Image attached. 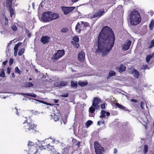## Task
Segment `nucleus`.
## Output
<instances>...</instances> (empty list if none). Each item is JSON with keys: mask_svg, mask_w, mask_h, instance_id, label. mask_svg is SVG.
Wrapping results in <instances>:
<instances>
[{"mask_svg": "<svg viewBox=\"0 0 154 154\" xmlns=\"http://www.w3.org/2000/svg\"><path fill=\"white\" fill-rule=\"evenodd\" d=\"M73 42H78L79 41V38L77 36H75L73 38Z\"/></svg>", "mask_w": 154, "mask_h": 154, "instance_id": "obj_41", "label": "nucleus"}, {"mask_svg": "<svg viewBox=\"0 0 154 154\" xmlns=\"http://www.w3.org/2000/svg\"><path fill=\"white\" fill-rule=\"evenodd\" d=\"M40 112L38 111H35L33 113V114L35 115H38L39 114Z\"/></svg>", "mask_w": 154, "mask_h": 154, "instance_id": "obj_51", "label": "nucleus"}, {"mask_svg": "<svg viewBox=\"0 0 154 154\" xmlns=\"http://www.w3.org/2000/svg\"><path fill=\"white\" fill-rule=\"evenodd\" d=\"M101 102V100L99 98L95 97L94 98L92 106L89 108V111L91 113H94L95 108L97 109L99 107L98 104Z\"/></svg>", "mask_w": 154, "mask_h": 154, "instance_id": "obj_5", "label": "nucleus"}, {"mask_svg": "<svg viewBox=\"0 0 154 154\" xmlns=\"http://www.w3.org/2000/svg\"><path fill=\"white\" fill-rule=\"evenodd\" d=\"M54 101L55 103H57L59 102V101L58 100H54Z\"/></svg>", "mask_w": 154, "mask_h": 154, "instance_id": "obj_57", "label": "nucleus"}, {"mask_svg": "<svg viewBox=\"0 0 154 154\" xmlns=\"http://www.w3.org/2000/svg\"><path fill=\"white\" fill-rule=\"evenodd\" d=\"M13 0H6V3L7 6L11 5Z\"/></svg>", "mask_w": 154, "mask_h": 154, "instance_id": "obj_43", "label": "nucleus"}, {"mask_svg": "<svg viewBox=\"0 0 154 154\" xmlns=\"http://www.w3.org/2000/svg\"><path fill=\"white\" fill-rule=\"evenodd\" d=\"M23 124L24 125V129L26 132H28L31 130H33L35 128V125L32 124V123H27L25 122H24Z\"/></svg>", "mask_w": 154, "mask_h": 154, "instance_id": "obj_8", "label": "nucleus"}, {"mask_svg": "<svg viewBox=\"0 0 154 154\" xmlns=\"http://www.w3.org/2000/svg\"><path fill=\"white\" fill-rule=\"evenodd\" d=\"M141 20L140 15L137 11L133 10L131 11L130 16V21L131 25L138 24L140 23Z\"/></svg>", "mask_w": 154, "mask_h": 154, "instance_id": "obj_2", "label": "nucleus"}, {"mask_svg": "<svg viewBox=\"0 0 154 154\" xmlns=\"http://www.w3.org/2000/svg\"><path fill=\"white\" fill-rule=\"evenodd\" d=\"M11 5L8 6L9 8V10L10 13V16L11 17H12V16L14 14V9L12 8L11 7Z\"/></svg>", "mask_w": 154, "mask_h": 154, "instance_id": "obj_21", "label": "nucleus"}, {"mask_svg": "<svg viewBox=\"0 0 154 154\" xmlns=\"http://www.w3.org/2000/svg\"><path fill=\"white\" fill-rule=\"evenodd\" d=\"M34 100H36V101H38L39 102H40V103H41L45 104H47V105H51V104L48 103L46 102H43L42 101H41V100H36V99H34Z\"/></svg>", "mask_w": 154, "mask_h": 154, "instance_id": "obj_47", "label": "nucleus"}, {"mask_svg": "<svg viewBox=\"0 0 154 154\" xmlns=\"http://www.w3.org/2000/svg\"><path fill=\"white\" fill-rule=\"evenodd\" d=\"M12 76L13 78H14L15 77L14 74V73H12Z\"/></svg>", "mask_w": 154, "mask_h": 154, "instance_id": "obj_61", "label": "nucleus"}, {"mask_svg": "<svg viewBox=\"0 0 154 154\" xmlns=\"http://www.w3.org/2000/svg\"><path fill=\"white\" fill-rule=\"evenodd\" d=\"M96 51L102 53L103 56L107 55L112 47L115 41L114 34L107 26L103 27L98 36Z\"/></svg>", "mask_w": 154, "mask_h": 154, "instance_id": "obj_1", "label": "nucleus"}, {"mask_svg": "<svg viewBox=\"0 0 154 154\" xmlns=\"http://www.w3.org/2000/svg\"><path fill=\"white\" fill-rule=\"evenodd\" d=\"M68 31V29L66 28H63L61 29V32L63 33L66 32H67Z\"/></svg>", "mask_w": 154, "mask_h": 154, "instance_id": "obj_44", "label": "nucleus"}, {"mask_svg": "<svg viewBox=\"0 0 154 154\" xmlns=\"http://www.w3.org/2000/svg\"><path fill=\"white\" fill-rule=\"evenodd\" d=\"M106 115L107 116H109L110 115V113L109 112H106Z\"/></svg>", "mask_w": 154, "mask_h": 154, "instance_id": "obj_60", "label": "nucleus"}, {"mask_svg": "<svg viewBox=\"0 0 154 154\" xmlns=\"http://www.w3.org/2000/svg\"><path fill=\"white\" fill-rule=\"evenodd\" d=\"M85 54L84 51H80L79 54L78 59L80 62H82L84 61L85 59Z\"/></svg>", "mask_w": 154, "mask_h": 154, "instance_id": "obj_15", "label": "nucleus"}, {"mask_svg": "<svg viewBox=\"0 0 154 154\" xmlns=\"http://www.w3.org/2000/svg\"><path fill=\"white\" fill-rule=\"evenodd\" d=\"M13 59L12 58H11L10 59V60H9V64L10 65H11L13 63Z\"/></svg>", "mask_w": 154, "mask_h": 154, "instance_id": "obj_52", "label": "nucleus"}, {"mask_svg": "<svg viewBox=\"0 0 154 154\" xmlns=\"http://www.w3.org/2000/svg\"><path fill=\"white\" fill-rule=\"evenodd\" d=\"M117 152V150L116 149H115V151L114 152V153H116Z\"/></svg>", "mask_w": 154, "mask_h": 154, "instance_id": "obj_63", "label": "nucleus"}, {"mask_svg": "<svg viewBox=\"0 0 154 154\" xmlns=\"http://www.w3.org/2000/svg\"><path fill=\"white\" fill-rule=\"evenodd\" d=\"M89 23L87 22L84 23L83 21L78 22L75 27V30L78 33L80 32L81 31L85 30L87 27L88 26Z\"/></svg>", "mask_w": 154, "mask_h": 154, "instance_id": "obj_4", "label": "nucleus"}, {"mask_svg": "<svg viewBox=\"0 0 154 154\" xmlns=\"http://www.w3.org/2000/svg\"><path fill=\"white\" fill-rule=\"evenodd\" d=\"M106 112L105 110H102L100 113V118H103L105 117V114Z\"/></svg>", "mask_w": 154, "mask_h": 154, "instance_id": "obj_29", "label": "nucleus"}, {"mask_svg": "<svg viewBox=\"0 0 154 154\" xmlns=\"http://www.w3.org/2000/svg\"><path fill=\"white\" fill-rule=\"evenodd\" d=\"M131 44V41L129 40L127 41L122 45V49L123 51L128 50L129 49Z\"/></svg>", "mask_w": 154, "mask_h": 154, "instance_id": "obj_10", "label": "nucleus"}, {"mask_svg": "<svg viewBox=\"0 0 154 154\" xmlns=\"http://www.w3.org/2000/svg\"><path fill=\"white\" fill-rule=\"evenodd\" d=\"M22 43L21 42H19L14 47V51H17L18 50V48L20 46Z\"/></svg>", "mask_w": 154, "mask_h": 154, "instance_id": "obj_31", "label": "nucleus"}, {"mask_svg": "<svg viewBox=\"0 0 154 154\" xmlns=\"http://www.w3.org/2000/svg\"><path fill=\"white\" fill-rule=\"evenodd\" d=\"M77 42H72V45H74V46L76 48H78L79 47V44Z\"/></svg>", "mask_w": 154, "mask_h": 154, "instance_id": "obj_42", "label": "nucleus"}, {"mask_svg": "<svg viewBox=\"0 0 154 154\" xmlns=\"http://www.w3.org/2000/svg\"><path fill=\"white\" fill-rule=\"evenodd\" d=\"M105 13V11L104 9H100L98 12L95 13L93 17H99L103 15Z\"/></svg>", "mask_w": 154, "mask_h": 154, "instance_id": "obj_13", "label": "nucleus"}, {"mask_svg": "<svg viewBox=\"0 0 154 154\" xmlns=\"http://www.w3.org/2000/svg\"><path fill=\"white\" fill-rule=\"evenodd\" d=\"M17 51H14V55L16 56L17 55Z\"/></svg>", "mask_w": 154, "mask_h": 154, "instance_id": "obj_58", "label": "nucleus"}, {"mask_svg": "<svg viewBox=\"0 0 154 154\" xmlns=\"http://www.w3.org/2000/svg\"><path fill=\"white\" fill-rule=\"evenodd\" d=\"M24 49L23 48H22L20 49L18 52V55H22L24 53Z\"/></svg>", "mask_w": 154, "mask_h": 154, "instance_id": "obj_37", "label": "nucleus"}, {"mask_svg": "<svg viewBox=\"0 0 154 154\" xmlns=\"http://www.w3.org/2000/svg\"><path fill=\"white\" fill-rule=\"evenodd\" d=\"M94 147L96 154H102L104 151V148L101 146L97 142H94Z\"/></svg>", "mask_w": 154, "mask_h": 154, "instance_id": "obj_6", "label": "nucleus"}, {"mask_svg": "<svg viewBox=\"0 0 154 154\" xmlns=\"http://www.w3.org/2000/svg\"><path fill=\"white\" fill-rule=\"evenodd\" d=\"M15 71L17 73L20 74L21 72V71L19 70L17 66L16 67Z\"/></svg>", "mask_w": 154, "mask_h": 154, "instance_id": "obj_45", "label": "nucleus"}, {"mask_svg": "<svg viewBox=\"0 0 154 154\" xmlns=\"http://www.w3.org/2000/svg\"><path fill=\"white\" fill-rule=\"evenodd\" d=\"M104 121H99L98 122L97 124L99 125H100L102 124H104Z\"/></svg>", "mask_w": 154, "mask_h": 154, "instance_id": "obj_46", "label": "nucleus"}, {"mask_svg": "<svg viewBox=\"0 0 154 154\" xmlns=\"http://www.w3.org/2000/svg\"><path fill=\"white\" fill-rule=\"evenodd\" d=\"M154 27V21L153 20H152L151 21L150 24L149 25V27L150 29L152 30Z\"/></svg>", "mask_w": 154, "mask_h": 154, "instance_id": "obj_25", "label": "nucleus"}, {"mask_svg": "<svg viewBox=\"0 0 154 154\" xmlns=\"http://www.w3.org/2000/svg\"><path fill=\"white\" fill-rule=\"evenodd\" d=\"M58 141L54 140V139L51 138L45 139V140L42 141V144L43 146L45 147V149H48L50 150L54 149V144L56 143H57Z\"/></svg>", "mask_w": 154, "mask_h": 154, "instance_id": "obj_3", "label": "nucleus"}, {"mask_svg": "<svg viewBox=\"0 0 154 154\" xmlns=\"http://www.w3.org/2000/svg\"><path fill=\"white\" fill-rule=\"evenodd\" d=\"M71 86L74 88H76L77 86V82H74L73 81H71Z\"/></svg>", "mask_w": 154, "mask_h": 154, "instance_id": "obj_28", "label": "nucleus"}, {"mask_svg": "<svg viewBox=\"0 0 154 154\" xmlns=\"http://www.w3.org/2000/svg\"><path fill=\"white\" fill-rule=\"evenodd\" d=\"M7 63H8V61L7 60H6L5 61L3 62V64L4 65H5Z\"/></svg>", "mask_w": 154, "mask_h": 154, "instance_id": "obj_55", "label": "nucleus"}, {"mask_svg": "<svg viewBox=\"0 0 154 154\" xmlns=\"http://www.w3.org/2000/svg\"><path fill=\"white\" fill-rule=\"evenodd\" d=\"M79 0H71L72 2H76L78 1Z\"/></svg>", "mask_w": 154, "mask_h": 154, "instance_id": "obj_59", "label": "nucleus"}, {"mask_svg": "<svg viewBox=\"0 0 154 154\" xmlns=\"http://www.w3.org/2000/svg\"><path fill=\"white\" fill-rule=\"evenodd\" d=\"M92 122L91 120H88L86 123L85 124L87 128L92 123Z\"/></svg>", "mask_w": 154, "mask_h": 154, "instance_id": "obj_36", "label": "nucleus"}, {"mask_svg": "<svg viewBox=\"0 0 154 154\" xmlns=\"http://www.w3.org/2000/svg\"><path fill=\"white\" fill-rule=\"evenodd\" d=\"M75 7H62L61 8L64 13L65 14H67L71 11H73L75 8Z\"/></svg>", "mask_w": 154, "mask_h": 154, "instance_id": "obj_11", "label": "nucleus"}, {"mask_svg": "<svg viewBox=\"0 0 154 154\" xmlns=\"http://www.w3.org/2000/svg\"><path fill=\"white\" fill-rule=\"evenodd\" d=\"M68 93H66L61 95V97H68Z\"/></svg>", "mask_w": 154, "mask_h": 154, "instance_id": "obj_49", "label": "nucleus"}, {"mask_svg": "<svg viewBox=\"0 0 154 154\" xmlns=\"http://www.w3.org/2000/svg\"><path fill=\"white\" fill-rule=\"evenodd\" d=\"M116 72L113 71H110L109 72L108 77H107V79H108L109 77L113 76H115L116 75Z\"/></svg>", "mask_w": 154, "mask_h": 154, "instance_id": "obj_23", "label": "nucleus"}, {"mask_svg": "<svg viewBox=\"0 0 154 154\" xmlns=\"http://www.w3.org/2000/svg\"><path fill=\"white\" fill-rule=\"evenodd\" d=\"M11 29L14 31H16L17 29V28L16 26L14 24H12L11 25Z\"/></svg>", "mask_w": 154, "mask_h": 154, "instance_id": "obj_39", "label": "nucleus"}, {"mask_svg": "<svg viewBox=\"0 0 154 154\" xmlns=\"http://www.w3.org/2000/svg\"><path fill=\"white\" fill-rule=\"evenodd\" d=\"M131 101L132 102H134L135 103H137V100H135V99H132L131 100Z\"/></svg>", "mask_w": 154, "mask_h": 154, "instance_id": "obj_56", "label": "nucleus"}, {"mask_svg": "<svg viewBox=\"0 0 154 154\" xmlns=\"http://www.w3.org/2000/svg\"><path fill=\"white\" fill-rule=\"evenodd\" d=\"M148 149V146L146 145H145L144 146V149H143V152L145 154L147 152V150Z\"/></svg>", "mask_w": 154, "mask_h": 154, "instance_id": "obj_40", "label": "nucleus"}, {"mask_svg": "<svg viewBox=\"0 0 154 154\" xmlns=\"http://www.w3.org/2000/svg\"><path fill=\"white\" fill-rule=\"evenodd\" d=\"M59 115L58 114L56 115L54 113H53L51 115V117H52V119H53L55 121H57L59 120Z\"/></svg>", "mask_w": 154, "mask_h": 154, "instance_id": "obj_19", "label": "nucleus"}, {"mask_svg": "<svg viewBox=\"0 0 154 154\" xmlns=\"http://www.w3.org/2000/svg\"><path fill=\"white\" fill-rule=\"evenodd\" d=\"M152 57H154V53H153L152 55H147L146 57V60L147 62H148L150 59Z\"/></svg>", "mask_w": 154, "mask_h": 154, "instance_id": "obj_24", "label": "nucleus"}, {"mask_svg": "<svg viewBox=\"0 0 154 154\" xmlns=\"http://www.w3.org/2000/svg\"><path fill=\"white\" fill-rule=\"evenodd\" d=\"M11 69L9 68V67H8V68H7V72L8 73V74H9L10 73V72H11Z\"/></svg>", "mask_w": 154, "mask_h": 154, "instance_id": "obj_53", "label": "nucleus"}, {"mask_svg": "<svg viewBox=\"0 0 154 154\" xmlns=\"http://www.w3.org/2000/svg\"><path fill=\"white\" fill-rule=\"evenodd\" d=\"M105 104H102L101 105V108L103 109H105Z\"/></svg>", "mask_w": 154, "mask_h": 154, "instance_id": "obj_50", "label": "nucleus"}, {"mask_svg": "<svg viewBox=\"0 0 154 154\" xmlns=\"http://www.w3.org/2000/svg\"><path fill=\"white\" fill-rule=\"evenodd\" d=\"M154 46V39L152 40L150 42L149 46V48H151Z\"/></svg>", "mask_w": 154, "mask_h": 154, "instance_id": "obj_38", "label": "nucleus"}, {"mask_svg": "<svg viewBox=\"0 0 154 154\" xmlns=\"http://www.w3.org/2000/svg\"><path fill=\"white\" fill-rule=\"evenodd\" d=\"M116 106L118 107L123 109H125V107L122 106V105L118 103H116Z\"/></svg>", "mask_w": 154, "mask_h": 154, "instance_id": "obj_32", "label": "nucleus"}, {"mask_svg": "<svg viewBox=\"0 0 154 154\" xmlns=\"http://www.w3.org/2000/svg\"><path fill=\"white\" fill-rule=\"evenodd\" d=\"M42 19L45 22L52 20V19H51L50 12H46L43 13L42 16Z\"/></svg>", "mask_w": 154, "mask_h": 154, "instance_id": "obj_9", "label": "nucleus"}, {"mask_svg": "<svg viewBox=\"0 0 154 154\" xmlns=\"http://www.w3.org/2000/svg\"><path fill=\"white\" fill-rule=\"evenodd\" d=\"M25 85L27 87H32L33 86V84L30 82H26V83Z\"/></svg>", "mask_w": 154, "mask_h": 154, "instance_id": "obj_34", "label": "nucleus"}, {"mask_svg": "<svg viewBox=\"0 0 154 154\" xmlns=\"http://www.w3.org/2000/svg\"><path fill=\"white\" fill-rule=\"evenodd\" d=\"M25 94L27 96L32 97H36L37 95L35 94H31V93H27V94Z\"/></svg>", "mask_w": 154, "mask_h": 154, "instance_id": "obj_33", "label": "nucleus"}, {"mask_svg": "<svg viewBox=\"0 0 154 154\" xmlns=\"http://www.w3.org/2000/svg\"><path fill=\"white\" fill-rule=\"evenodd\" d=\"M145 106V103L143 102H141L140 106L142 109H144Z\"/></svg>", "mask_w": 154, "mask_h": 154, "instance_id": "obj_48", "label": "nucleus"}, {"mask_svg": "<svg viewBox=\"0 0 154 154\" xmlns=\"http://www.w3.org/2000/svg\"><path fill=\"white\" fill-rule=\"evenodd\" d=\"M67 85V82L65 81L57 82L54 83V85L56 87H63Z\"/></svg>", "mask_w": 154, "mask_h": 154, "instance_id": "obj_16", "label": "nucleus"}, {"mask_svg": "<svg viewBox=\"0 0 154 154\" xmlns=\"http://www.w3.org/2000/svg\"><path fill=\"white\" fill-rule=\"evenodd\" d=\"M27 145L29 148L33 147V146H36L35 145L34 143L31 141H29Z\"/></svg>", "mask_w": 154, "mask_h": 154, "instance_id": "obj_26", "label": "nucleus"}, {"mask_svg": "<svg viewBox=\"0 0 154 154\" xmlns=\"http://www.w3.org/2000/svg\"><path fill=\"white\" fill-rule=\"evenodd\" d=\"M133 76L136 78H138L139 75V72L136 69H134L133 72Z\"/></svg>", "mask_w": 154, "mask_h": 154, "instance_id": "obj_20", "label": "nucleus"}, {"mask_svg": "<svg viewBox=\"0 0 154 154\" xmlns=\"http://www.w3.org/2000/svg\"><path fill=\"white\" fill-rule=\"evenodd\" d=\"M87 82H85L80 81L78 82V84L79 85L81 86H84L87 84Z\"/></svg>", "mask_w": 154, "mask_h": 154, "instance_id": "obj_30", "label": "nucleus"}, {"mask_svg": "<svg viewBox=\"0 0 154 154\" xmlns=\"http://www.w3.org/2000/svg\"><path fill=\"white\" fill-rule=\"evenodd\" d=\"M29 99L31 100V99H31V98H29Z\"/></svg>", "mask_w": 154, "mask_h": 154, "instance_id": "obj_64", "label": "nucleus"}, {"mask_svg": "<svg viewBox=\"0 0 154 154\" xmlns=\"http://www.w3.org/2000/svg\"><path fill=\"white\" fill-rule=\"evenodd\" d=\"M0 20L1 23L2 24H4L6 26H8V20L5 16L3 15L0 19Z\"/></svg>", "mask_w": 154, "mask_h": 154, "instance_id": "obj_14", "label": "nucleus"}, {"mask_svg": "<svg viewBox=\"0 0 154 154\" xmlns=\"http://www.w3.org/2000/svg\"><path fill=\"white\" fill-rule=\"evenodd\" d=\"M116 10H119L120 12L122 13L123 11L122 6V5H119Z\"/></svg>", "mask_w": 154, "mask_h": 154, "instance_id": "obj_35", "label": "nucleus"}, {"mask_svg": "<svg viewBox=\"0 0 154 154\" xmlns=\"http://www.w3.org/2000/svg\"><path fill=\"white\" fill-rule=\"evenodd\" d=\"M28 151L29 154H40L38 152V147L36 146L29 148Z\"/></svg>", "mask_w": 154, "mask_h": 154, "instance_id": "obj_12", "label": "nucleus"}, {"mask_svg": "<svg viewBox=\"0 0 154 154\" xmlns=\"http://www.w3.org/2000/svg\"><path fill=\"white\" fill-rule=\"evenodd\" d=\"M80 143L79 142H78L77 143H76V145L79 146V144H80Z\"/></svg>", "mask_w": 154, "mask_h": 154, "instance_id": "obj_62", "label": "nucleus"}, {"mask_svg": "<svg viewBox=\"0 0 154 154\" xmlns=\"http://www.w3.org/2000/svg\"><path fill=\"white\" fill-rule=\"evenodd\" d=\"M125 67L124 65H121L118 68L119 71L120 72H122L125 70Z\"/></svg>", "mask_w": 154, "mask_h": 154, "instance_id": "obj_22", "label": "nucleus"}, {"mask_svg": "<svg viewBox=\"0 0 154 154\" xmlns=\"http://www.w3.org/2000/svg\"><path fill=\"white\" fill-rule=\"evenodd\" d=\"M143 68L144 69H145L148 68V66L147 65H144L143 66Z\"/></svg>", "mask_w": 154, "mask_h": 154, "instance_id": "obj_54", "label": "nucleus"}, {"mask_svg": "<svg viewBox=\"0 0 154 154\" xmlns=\"http://www.w3.org/2000/svg\"><path fill=\"white\" fill-rule=\"evenodd\" d=\"M0 72H1L0 73V77L2 78L5 77V74L4 72V69H0Z\"/></svg>", "mask_w": 154, "mask_h": 154, "instance_id": "obj_27", "label": "nucleus"}, {"mask_svg": "<svg viewBox=\"0 0 154 154\" xmlns=\"http://www.w3.org/2000/svg\"><path fill=\"white\" fill-rule=\"evenodd\" d=\"M50 37L47 36H44L41 38V41L43 44L47 43L49 41Z\"/></svg>", "mask_w": 154, "mask_h": 154, "instance_id": "obj_17", "label": "nucleus"}, {"mask_svg": "<svg viewBox=\"0 0 154 154\" xmlns=\"http://www.w3.org/2000/svg\"><path fill=\"white\" fill-rule=\"evenodd\" d=\"M51 19L52 20L56 19L59 17V15L56 13H54L50 12Z\"/></svg>", "mask_w": 154, "mask_h": 154, "instance_id": "obj_18", "label": "nucleus"}, {"mask_svg": "<svg viewBox=\"0 0 154 154\" xmlns=\"http://www.w3.org/2000/svg\"><path fill=\"white\" fill-rule=\"evenodd\" d=\"M64 50H59L53 57V60L54 62L56 61L60 58L63 56L64 54Z\"/></svg>", "mask_w": 154, "mask_h": 154, "instance_id": "obj_7", "label": "nucleus"}]
</instances>
